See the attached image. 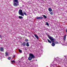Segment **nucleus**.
<instances>
[{"label": "nucleus", "instance_id": "obj_1", "mask_svg": "<svg viewBox=\"0 0 67 67\" xmlns=\"http://www.w3.org/2000/svg\"><path fill=\"white\" fill-rule=\"evenodd\" d=\"M36 57L35 56L33 55V54L32 53H30L29 54V57L28 58V60H31L33 59H34V58H35Z\"/></svg>", "mask_w": 67, "mask_h": 67}, {"label": "nucleus", "instance_id": "obj_2", "mask_svg": "<svg viewBox=\"0 0 67 67\" xmlns=\"http://www.w3.org/2000/svg\"><path fill=\"white\" fill-rule=\"evenodd\" d=\"M13 5L15 7H16L19 5V1L18 0H13Z\"/></svg>", "mask_w": 67, "mask_h": 67}, {"label": "nucleus", "instance_id": "obj_3", "mask_svg": "<svg viewBox=\"0 0 67 67\" xmlns=\"http://www.w3.org/2000/svg\"><path fill=\"white\" fill-rule=\"evenodd\" d=\"M47 36L48 38H49L52 43H54V41H55V39H54L53 37L49 35H47Z\"/></svg>", "mask_w": 67, "mask_h": 67}, {"label": "nucleus", "instance_id": "obj_4", "mask_svg": "<svg viewBox=\"0 0 67 67\" xmlns=\"http://www.w3.org/2000/svg\"><path fill=\"white\" fill-rule=\"evenodd\" d=\"M19 15H21V16H24V14L23 13V12H22V10L21 9L19 10Z\"/></svg>", "mask_w": 67, "mask_h": 67}, {"label": "nucleus", "instance_id": "obj_5", "mask_svg": "<svg viewBox=\"0 0 67 67\" xmlns=\"http://www.w3.org/2000/svg\"><path fill=\"white\" fill-rule=\"evenodd\" d=\"M36 19H43V17L40 16V17H37L36 18Z\"/></svg>", "mask_w": 67, "mask_h": 67}, {"label": "nucleus", "instance_id": "obj_6", "mask_svg": "<svg viewBox=\"0 0 67 67\" xmlns=\"http://www.w3.org/2000/svg\"><path fill=\"white\" fill-rule=\"evenodd\" d=\"M0 49L1 52H2V51H3V52H4V51H3V50H4L3 48L2 47H1L0 48Z\"/></svg>", "mask_w": 67, "mask_h": 67}, {"label": "nucleus", "instance_id": "obj_7", "mask_svg": "<svg viewBox=\"0 0 67 67\" xmlns=\"http://www.w3.org/2000/svg\"><path fill=\"white\" fill-rule=\"evenodd\" d=\"M5 56H9V53L6 52L5 53Z\"/></svg>", "mask_w": 67, "mask_h": 67}, {"label": "nucleus", "instance_id": "obj_8", "mask_svg": "<svg viewBox=\"0 0 67 67\" xmlns=\"http://www.w3.org/2000/svg\"><path fill=\"white\" fill-rule=\"evenodd\" d=\"M34 35L35 37L37 38V39L38 40V36L35 34H34Z\"/></svg>", "mask_w": 67, "mask_h": 67}, {"label": "nucleus", "instance_id": "obj_9", "mask_svg": "<svg viewBox=\"0 0 67 67\" xmlns=\"http://www.w3.org/2000/svg\"><path fill=\"white\" fill-rule=\"evenodd\" d=\"M66 35H65V36H64L63 37V40L64 41H65L66 40Z\"/></svg>", "mask_w": 67, "mask_h": 67}, {"label": "nucleus", "instance_id": "obj_10", "mask_svg": "<svg viewBox=\"0 0 67 67\" xmlns=\"http://www.w3.org/2000/svg\"><path fill=\"white\" fill-rule=\"evenodd\" d=\"M23 46H25L26 45V43L25 42H23L22 44Z\"/></svg>", "mask_w": 67, "mask_h": 67}, {"label": "nucleus", "instance_id": "obj_11", "mask_svg": "<svg viewBox=\"0 0 67 67\" xmlns=\"http://www.w3.org/2000/svg\"><path fill=\"white\" fill-rule=\"evenodd\" d=\"M18 18H19V19H23V17L22 16H19L18 17Z\"/></svg>", "mask_w": 67, "mask_h": 67}, {"label": "nucleus", "instance_id": "obj_12", "mask_svg": "<svg viewBox=\"0 0 67 67\" xmlns=\"http://www.w3.org/2000/svg\"><path fill=\"white\" fill-rule=\"evenodd\" d=\"M48 10H49V11L50 12H51V11H52V9L51 8H48Z\"/></svg>", "mask_w": 67, "mask_h": 67}, {"label": "nucleus", "instance_id": "obj_13", "mask_svg": "<svg viewBox=\"0 0 67 67\" xmlns=\"http://www.w3.org/2000/svg\"><path fill=\"white\" fill-rule=\"evenodd\" d=\"M19 52H20V53H22V50L19 49Z\"/></svg>", "mask_w": 67, "mask_h": 67}, {"label": "nucleus", "instance_id": "obj_14", "mask_svg": "<svg viewBox=\"0 0 67 67\" xmlns=\"http://www.w3.org/2000/svg\"><path fill=\"white\" fill-rule=\"evenodd\" d=\"M23 14L24 15H26V13L24 11L23 12Z\"/></svg>", "mask_w": 67, "mask_h": 67}, {"label": "nucleus", "instance_id": "obj_15", "mask_svg": "<svg viewBox=\"0 0 67 67\" xmlns=\"http://www.w3.org/2000/svg\"><path fill=\"white\" fill-rule=\"evenodd\" d=\"M26 46H29V43L28 42H27L26 44Z\"/></svg>", "mask_w": 67, "mask_h": 67}, {"label": "nucleus", "instance_id": "obj_16", "mask_svg": "<svg viewBox=\"0 0 67 67\" xmlns=\"http://www.w3.org/2000/svg\"><path fill=\"white\" fill-rule=\"evenodd\" d=\"M42 16H43L44 18H45V19H46L47 18L46 16H45V15H42Z\"/></svg>", "mask_w": 67, "mask_h": 67}, {"label": "nucleus", "instance_id": "obj_17", "mask_svg": "<svg viewBox=\"0 0 67 67\" xmlns=\"http://www.w3.org/2000/svg\"><path fill=\"white\" fill-rule=\"evenodd\" d=\"M47 40L49 43H51V41L50 40H49L48 39H47Z\"/></svg>", "mask_w": 67, "mask_h": 67}, {"label": "nucleus", "instance_id": "obj_18", "mask_svg": "<svg viewBox=\"0 0 67 67\" xmlns=\"http://www.w3.org/2000/svg\"><path fill=\"white\" fill-rule=\"evenodd\" d=\"M52 46H55V43H52Z\"/></svg>", "mask_w": 67, "mask_h": 67}, {"label": "nucleus", "instance_id": "obj_19", "mask_svg": "<svg viewBox=\"0 0 67 67\" xmlns=\"http://www.w3.org/2000/svg\"><path fill=\"white\" fill-rule=\"evenodd\" d=\"M46 25H48V26H49V24L47 22L46 23Z\"/></svg>", "mask_w": 67, "mask_h": 67}, {"label": "nucleus", "instance_id": "obj_20", "mask_svg": "<svg viewBox=\"0 0 67 67\" xmlns=\"http://www.w3.org/2000/svg\"><path fill=\"white\" fill-rule=\"evenodd\" d=\"M58 59H59V60L58 61H59V62H60V60H61V59H59V58H58Z\"/></svg>", "mask_w": 67, "mask_h": 67}, {"label": "nucleus", "instance_id": "obj_21", "mask_svg": "<svg viewBox=\"0 0 67 67\" xmlns=\"http://www.w3.org/2000/svg\"><path fill=\"white\" fill-rule=\"evenodd\" d=\"M12 63H15V61L13 60L12 61Z\"/></svg>", "mask_w": 67, "mask_h": 67}, {"label": "nucleus", "instance_id": "obj_22", "mask_svg": "<svg viewBox=\"0 0 67 67\" xmlns=\"http://www.w3.org/2000/svg\"><path fill=\"white\" fill-rule=\"evenodd\" d=\"M8 59L9 60H10V59H11V57H9L8 58Z\"/></svg>", "mask_w": 67, "mask_h": 67}, {"label": "nucleus", "instance_id": "obj_23", "mask_svg": "<svg viewBox=\"0 0 67 67\" xmlns=\"http://www.w3.org/2000/svg\"><path fill=\"white\" fill-rule=\"evenodd\" d=\"M50 14H51V15H53V12H52L50 13Z\"/></svg>", "mask_w": 67, "mask_h": 67}, {"label": "nucleus", "instance_id": "obj_24", "mask_svg": "<svg viewBox=\"0 0 67 67\" xmlns=\"http://www.w3.org/2000/svg\"><path fill=\"white\" fill-rule=\"evenodd\" d=\"M25 41H26V42H28L29 41V40L28 39H26L25 40Z\"/></svg>", "mask_w": 67, "mask_h": 67}, {"label": "nucleus", "instance_id": "obj_25", "mask_svg": "<svg viewBox=\"0 0 67 67\" xmlns=\"http://www.w3.org/2000/svg\"><path fill=\"white\" fill-rule=\"evenodd\" d=\"M55 44H58V42H57V41H56V42H55Z\"/></svg>", "mask_w": 67, "mask_h": 67}, {"label": "nucleus", "instance_id": "obj_26", "mask_svg": "<svg viewBox=\"0 0 67 67\" xmlns=\"http://www.w3.org/2000/svg\"><path fill=\"white\" fill-rule=\"evenodd\" d=\"M50 66H51V67H53V66H52H52V64H51Z\"/></svg>", "mask_w": 67, "mask_h": 67}, {"label": "nucleus", "instance_id": "obj_27", "mask_svg": "<svg viewBox=\"0 0 67 67\" xmlns=\"http://www.w3.org/2000/svg\"><path fill=\"white\" fill-rule=\"evenodd\" d=\"M13 57H15V55H13Z\"/></svg>", "mask_w": 67, "mask_h": 67}, {"label": "nucleus", "instance_id": "obj_28", "mask_svg": "<svg viewBox=\"0 0 67 67\" xmlns=\"http://www.w3.org/2000/svg\"><path fill=\"white\" fill-rule=\"evenodd\" d=\"M66 32H67V29L66 30Z\"/></svg>", "mask_w": 67, "mask_h": 67}, {"label": "nucleus", "instance_id": "obj_29", "mask_svg": "<svg viewBox=\"0 0 67 67\" xmlns=\"http://www.w3.org/2000/svg\"><path fill=\"white\" fill-rule=\"evenodd\" d=\"M1 35H0V37H1Z\"/></svg>", "mask_w": 67, "mask_h": 67}, {"label": "nucleus", "instance_id": "obj_30", "mask_svg": "<svg viewBox=\"0 0 67 67\" xmlns=\"http://www.w3.org/2000/svg\"><path fill=\"white\" fill-rule=\"evenodd\" d=\"M57 58H56V59H57Z\"/></svg>", "mask_w": 67, "mask_h": 67}, {"label": "nucleus", "instance_id": "obj_31", "mask_svg": "<svg viewBox=\"0 0 67 67\" xmlns=\"http://www.w3.org/2000/svg\"><path fill=\"white\" fill-rule=\"evenodd\" d=\"M36 61H37V59L36 60Z\"/></svg>", "mask_w": 67, "mask_h": 67}, {"label": "nucleus", "instance_id": "obj_32", "mask_svg": "<svg viewBox=\"0 0 67 67\" xmlns=\"http://www.w3.org/2000/svg\"><path fill=\"white\" fill-rule=\"evenodd\" d=\"M57 62H58V61H57Z\"/></svg>", "mask_w": 67, "mask_h": 67}, {"label": "nucleus", "instance_id": "obj_33", "mask_svg": "<svg viewBox=\"0 0 67 67\" xmlns=\"http://www.w3.org/2000/svg\"><path fill=\"white\" fill-rule=\"evenodd\" d=\"M57 62H58V61H57Z\"/></svg>", "mask_w": 67, "mask_h": 67}, {"label": "nucleus", "instance_id": "obj_34", "mask_svg": "<svg viewBox=\"0 0 67 67\" xmlns=\"http://www.w3.org/2000/svg\"><path fill=\"white\" fill-rule=\"evenodd\" d=\"M57 62H58V61H57Z\"/></svg>", "mask_w": 67, "mask_h": 67}, {"label": "nucleus", "instance_id": "obj_35", "mask_svg": "<svg viewBox=\"0 0 67 67\" xmlns=\"http://www.w3.org/2000/svg\"><path fill=\"white\" fill-rule=\"evenodd\" d=\"M65 57H66V56H65Z\"/></svg>", "mask_w": 67, "mask_h": 67}]
</instances>
